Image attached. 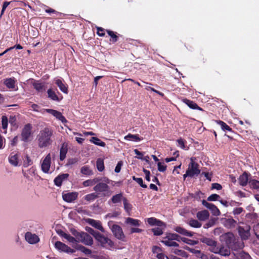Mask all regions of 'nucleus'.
<instances>
[{"label": "nucleus", "mask_w": 259, "mask_h": 259, "mask_svg": "<svg viewBox=\"0 0 259 259\" xmlns=\"http://www.w3.org/2000/svg\"><path fill=\"white\" fill-rule=\"evenodd\" d=\"M125 223L132 226L139 227L140 225V221L139 220L131 218H126Z\"/></svg>", "instance_id": "2f4dec72"}, {"label": "nucleus", "mask_w": 259, "mask_h": 259, "mask_svg": "<svg viewBox=\"0 0 259 259\" xmlns=\"http://www.w3.org/2000/svg\"><path fill=\"white\" fill-rule=\"evenodd\" d=\"M47 93L48 95V97L50 98L51 100L56 101H60L59 97L57 96L55 92L52 89H49L48 90Z\"/></svg>", "instance_id": "e433bc0d"}, {"label": "nucleus", "mask_w": 259, "mask_h": 259, "mask_svg": "<svg viewBox=\"0 0 259 259\" xmlns=\"http://www.w3.org/2000/svg\"><path fill=\"white\" fill-rule=\"evenodd\" d=\"M90 141L94 143V144L101 146V147H105L106 144L105 142L102 141L100 139H99L98 138L93 137H92L91 139L90 140Z\"/></svg>", "instance_id": "72a5a7b5"}, {"label": "nucleus", "mask_w": 259, "mask_h": 259, "mask_svg": "<svg viewBox=\"0 0 259 259\" xmlns=\"http://www.w3.org/2000/svg\"><path fill=\"white\" fill-rule=\"evenodd\" d=\"M219 254L222 256H229L230 254V250L227 246H221L220 247Z\"/></svg>", "instance_id": "c9c22d12"}, {"label": "nucleus", "mask_w": 259, "mask_h": 259, "mask_svg": "<svg viewBox=\"0 0 259 259\" xmlns=\"http://www.w3.org/2000/svg\"><path fill=\"white\" fill-rule=\"evenodd\" d=\"M55 83L58 85L61 92L65 94H68V87L63 80L56 78L54 79Z\"/></svg>", "instance_id": "dca6fc26"}, {"label": "nucleus", "mask_w": 259, "mask_h": 259, "mask_svg": "<svg viewBox=\"0 0 259 259\" xmlns=\"http://www.w3.org/2000/svg\"><path fill=\"white\" fill-rule=\"evenodd\" d=\"M52 135L53 131L49 127H45L41 130L37 136L38 147L42 148L51 145Z\"/></svg>", "instance_id": "f257e3e1"}, {"label": "nucleus", "mask_w": 259, "mask_h": 259, "mask_svg": "<svg viewBox=\"0 0 259 259\" xmlns=\"http://www.w3.org/2000/svg\"><path fill=\"white\" fill-rule=\"evenodd\" d=\"M69 177L68 174H63L58 176L54 180V183L57 186H60L62 182L66 180Z\"/></svg>", "instance_id": "aec40b11"}, {"label": "nucleus", "mask_w": 259, "mask_h": 259, "mask_svg": "<svg viewBox=\"0 0 259 259\" xmlns=\"http://www.w3.org/2000/svg\"><path fill=\"white\" fill-rule=\"evenodd\" d=\"M184 248L190 252L195 254L197 257H199V255L201 254V251L196 248H191L189 246H186Z\"/></svg>", "instance_id": "a19ab883"}, {"label": "nucleus", "mask_w": 259, "mask_h": 259, "mask_svg": "<svg viewBox=\"0 0 259 259\" xmlns=\"http://www.w3.org/2000/svg\"><path fill=\"white\" fill-rule=\"evenodd\" d=\"M143 171L145 175V179L146 180L149 182L150 181V172L149 170H146L145 169H143Z\"/></svg>", "instance_id": "774afa93"}, {"label": "nucleus", "mask_w": 259, "mask_h": 259, "mask_svg": "<svg viewBox=\"0 0 259 259\" xmlns=\"http://www.w3.org/2000/svg\"><path fill=\"white\" fill-rule=\"evenodd\" d=\"M125 198H126L123 196L122 193H120L113 195L111 199V201L113 203L115 204L120 202L121 201H123V199Z\"/></svg>", "instance_id": "bb28decb"}, {"label": "nucleus", "mask_w": 259, "mask_h": 259, "mask_svg": "<svg viewBox=\"0 0 259 259\" xmlns=\"http://www.w3.org/2000/svg\"><path fill=\"white\" fill-rule=\"evenodd\" d=\"M25 238L27 242L31 244H35L39 241V237L36 234L30 232H27L25 234Z\"/></svg>", "instance_id": "ddd939ff"}, {"label": "nucleus", "mask_w": 259, "mask_h": 259, "mask_svg": "<svg viewBox=\"0 0 259 259\" xmlns=\"http://www.w3.org/2000/svg\"><path fill=\"white\" fill-rule=\"evenodd\" d=\"M210 250L214 253H219L220 247L217 246V244L214 246H211Z\"/></svg>", "instance_id": "0e129e2a"}, {"label": "nucleus", "mask_w": 259, "mask_h": 259, "mask_svg": "<svg viewBox=\"0 0 259 259\" xmlns=\"http://www.w3.org/2000/svg\"><path fill=\"white\" fill-rule=\"evenodd\" d=\"M80 172L86 176H91L93 175V171L90 166L88 165H84L81 167Z\"/></svg>", "instance_id": "7c9ffc66"}, {"label": "nucleus", "mask_w": 259, "mask_h": 259, "mask_svg": "<svg viewBox=\"0 0 259 259\" xmlns=\"http://www.w3.org/2000/svg\"><path fill=\"white\" fill-rule=\"evenodd\" d=\"M200 240L202 243H205L210 246H214L215 245L217 244V242H215L212 239L209 238L202 237L200 239Z\"/></svg>", "instance_id": "473e14b6"}, {"label": "nucleus", "mask_w": 259, "mask_h": 259, "mask_svg": "<svg viewBox=\"0 0 259 259\" xmlns=\"http://www.w3.org/2000/svg\"><path fill=\"white\" fill-rule=\"evenodd\" d=\"M202 204L209 209L213 215L219 216L221 214V212L218 208L212 203L207 202L206 200H203L202 201Z\"/></svg>", "instance_id": "9d476101"}, {"label": "nucleus", "mask_w": 259, "mask_h": 259, "mask_svg": "<svg viewBox=\"0 0 259 259\" xmlns=\"http://www.w3.org/2000/svg\"><path fill=\"white\" fill-rule=\"evenodd\" d=\"M119 215V213L117 212H113L112 213H109L107 214L105 216V218H115L117 217Z\"/></svg>", "instance_id": "e2e57ef3"}, {"label": "nucleus", "mask_w": 259, "mask_h": 259, "mask_svg": "<svg viewBox=\"0 0 259 259\" xmlns=\"http://www.w3.org/2000/svg\"><path fill=\"white\" fill-rule=\"evenodd\" d=\"M32 85L33 88L38 92L42 93L45 91V86L44 83H41L38 81H34Z\"/></svg>", "instance_id": "393cba45"}, {"label": "nucleus", "mask_w": 259, "mask_h": 259, "mask_svg": "<svg viewBox=\"0 0 259 259\" xmlns=\"http://www.w3.org/2000/svg\"><path fill=\"white\" fill-rule=\"evenodd\" d=\"M123 206L125 210L127 212H130L131 210H132V205L128 202L126 198L123 199Z\"/></svg>", "instance_id": "c03bdc74"}, {"label": "nucleus", "mask_w": 259, "mask_h": 259, "mask_svg": "<svg viewBox=\"0 0 259 259\" xmlns=\"http://www.w3.org/2000/svg\"><path fill=\"white\" fill-rule=\"evenodd\" d=\"M174 230L178 232V233L182 234L183 235L192 237L193 235V233L191 232H189L186 230L185 229L181 227H176Z\"/></svg>", "instance_id": "b1692460"}, {"label": "nucleus", "mask_w": 259, "mask_h": 259, "mask_svg": "<svg viewBox=\"0 0 259 259\" xmlns=\"http://www.w3.org/2000/svg\"><path fill=\"white\" fill-rule=\"evenodd\" d=\"M249 181L248 175L246 172H244L239 178V184L242 186H246L248 183H249Z\"/></svg>", "instance_id": "a878e982"}, {"label": "nucleus", "mask_w": 259, "mask_h": 259, "mask_svg": "<svg viewBox=\"0 0 259 259\" xmlns=\"http://www.w3.org/2000/svg\"><path fill=\"white\" fill-rule=\"evenodd\" d=\"M97 34L100 36H104L105 35L104 29L102 27H97Z\"/></svg>", "instance_id": "bf43d9fd"}, {"label": "nucleus", "mask_w": 259, "mask_h": 259, "mask_svg": "<svg viewBox=\"0 0 259 259\" xmlns=\"http://www.w3.org/2000/svg\"><path fill=\"white\" fill-rule=\"evenodd\" d=\"M200 172L198 164L194 162L193 158H191V162L189 163L186 174L184 175L183 177L184 179L187 177H193L195 176H198Z\"/></svg>", "instance_id": "39448f33"}, {"label": "nucleus", "mask_w": 259, "mask_h": 259, "mask_svg": "<svg viewBox=\"0 0 259 259\" xmlns=\"http://www.w3.org/2000/svg\"><path fill=\"white\" fill-rule=\"evenodd\" d=\"M157 166L158 170L160 172H164L166 169V165L163 162H158Z\"/></svg>", "instance_id": "603ef678"}, {"label": "nucleus", "mask_w": 259, "mask_h": 259, "mask_svg": "<svg viewBox=\"0 0 259 259\" xmlns=\"http://www.w3.org/2000/svg\"><path fill=\"white\" fill-rule=\"evenodd\" d=\"M221 240L227 244H230L234 240V235L232 233H227L221 236Z\"/></svg>", "instance_id": "6ab92c4d"}, {"label": "nucleus", "mask_w": 259, "mask_h": 259, "mask_svg": "<svg viewBox=\"0 0 259 259\" xmlns=\"http://www.w3.org/2000/svg\"><path fill=\"white\" fill-rule=\"evenodd\" d=\"M31 125L27 124L22 130L21 133L22 140L24 142H28L31 136Z\"/></svg>", "instance_id": "1a4fd4ad"}, {"label": "nucleus", "mask_w": 259, "mask_h": 259, "mask_svg": "<svg viewBox=\"0 0 259 259\" xmlns=\"http://www.w3.org/2000/svg\"><path fill=\"white\" fill-rule=\"evenodd\" d=\"M214 223H215L214 220L213 219H211V220H209L208 223H207L206 224H205L204 225V228L205 229H207L209 227H211L214 225Z\"/></svg>", "instance_id": "052dcab7"}, {"label": "nucleus", "mask_w": 259, "mask_h": 259, "mask_svg": "<svg viewBox=\"0 0 259 259\" xmlns=\"http://www.w3.org/2000/svg\"><path fill=\"white\" fill-rule=\"evenodd\" d=\"M44 112H46L48 113L52 114L53 116L55 117L57 119L60 120L63 123L67 122L66 119L64 116L62 115V113L57 110L52 109H44Z\"/></svg>", "instance_id": "f8f14e48"}, {"label": "nucleus", "mask_w": 259, "mask_h": 259, "mask_svg": "<svg viewBox=\"0 0 259 259\" xmlns=\"http://www.w3.org/2000/svg\"><path fill=\"white\" fill-rule=\"evenodd\" d=\"M92 234L102 247L107 248H111L114 247L113 242L108 237L94 231H93Z\"/></svg>", "instance_id": "20e7f679"}, {"label": "nucleus", "mask_w": 259, "mask_h": 259, "mask_svg": "<svg viewBox=\"0 0 259 259\" xmlns=\"http://www.w3.org/2000/svg\"><path fill=\"white\" fill-rule=\"evenodd\" d=\"M51 163V155L48 153L47 156L40 161L41 169L45 174L50 173Z\"/></svg>", "instance_id": "423d86ee"}, {"label": "nucleus", "mask_w": 259, "mask_h": 259, "mask_svg": "<svg viewBox=\"0 0 259 259\" xmlns=\"http://www.w3.org/2000/svg\"><path fill=\"white\" fill-rule=\"evenodd\" d=\"M124 139L128 141L140 142L143 140V138L140 137L138 134L133 135L132 134H128L124 137Z\"/></svg>", "instance_id": "a211bd4d"}, {"label": "nucleus", "mask_w": 259, "mask_h": 259, "mask_svg": "<svg viewBox=\"0 0 259 259\" xmlns=\"http://www.w3.org/2000/svg\"><path fill=\"white\" fill-rule=\"evenodd\" d=\"M157 222V219L154 218H150L147 219L148 223L151 226L155 225V222Z\"/></svg>", "instance_id": "69168bd1"}, {"label": "nucleus", "mask_w": 259, "mask_h": 259, "mask_svg": "<svg viewBox=\"0 0 259 259\" xmlns=\"http://www.w3.org/2000/svg\"><path fill=\"white\" fill-rule=\"evenodd\" d=\"M123 164V162L121 161H120L118 162L115 168V172L116 173H118L120 171L121 166Z\"/></svg>", "instance_id": "680f3d73"}, {"label": "nucleus", "mask_w": 259, "mask_h": 259, "mask_svg": "<svg viewBox=\"0 0 259 259\" xmlns=\"http://www.w3.org/2000/svg\"><path fill=\"white\" fill-rule=\"evenodd\" d=\"M220 198V196L219 195L216 194H211V195H210L207 198V200L209 201H215V200H219V199Z\"/></svg>", "instance_id": "13d9d810"}, {"label": "nucleus", "mask_w": 259, "mask_h": 259, "mask_svg": "<svg viewBox=\"0 0 259 259\" xmlns=\"http://www.w3.org/2000/svg\"><path fill=\"white\" fill-rule=\"evenodd\" d=\"M182 241L183 242L186 243L190 245H195L198 243V242L197 241L191 240L186 238L184 237H180V241Z\"/></svg>", "instance_id": "de8ad7c7"}, {"label": "nucleus", "mask_w": 259, "mask_h": 259, "mask_svg": "<svg viewBox=\"0 0 259 259\" xmlns=\"http://www.w3.org/2000/svg\"><path fill=\"white\" fill-rule=\"evenodd\" d=\"M63 237L67 240L69 242L74 243H76V240L73 237L71 236L70 234H63Z\"/></svg>", "instance_id": "3c124183"}, {"label": "nucleus", "mask_w": 259, "mask_h": 259, "mask_svg": "<svg viewBox=\"0 0 259 259\" xmlns=\"http://www.w3.org/2000/svg\"><path fill=\"white\" fill-rule=\"evenodd\" d=\"M134 180H135L137 183H138L142 187L146 188L147 185L144 184L143 183V180L141 178H136L135 176L133 177Z\"/></svg>", "instance_id": "5fc2aeb1"}, {"label": "nucleus", "mask_w": 259, "mask_h": 259, "mask_svg": "<svg viewBox=\"0 0 259 259\" xmlns=\"http://www.w3.org/2000/svg\"><path fill=\"white\" fill-rule=\"evenodd\" d=\"M221 221L224 226L228 228L234 227L236 224V221L232 218H222Z\"/></svg>", "instance_id": "f3484780"}, {"label": "nucleus", "mask_w": 259, "mask_h": 259, "mask_svg": "<svg viewBox=\"0 0 259 259\" xmlns=\"http://www.w3.org/2000/svg\"><path fill=\"white\" fill-rule=\"evenodd\" d=\"M216 122H217L218 124H219L221 126L222 129L223 131H231V128L230 127V126H228L224 122L221 121V120H217Z\"/></svg>", "instance_id": "79ce46f5"}, {"label": "nucleus", "mask_w": 259, "mask_h": 259, "mask_svg": "<svg viewBox=\"0 0 259 259\" xmlns=\"http://www.w3.org/2000/svg\"><path fill=\"white\" fill-rule=\"evenodd\" d=\"M173 252L175 253L176 254L181 255L184 257H187V253L182 250L175 249L173 251Z\"/></svg>", "instance_id": "8fccbe9b"}, {"label": "nucleus", "mask_w": 259, "mask_h": 259, "mask_svg": "<svg viewBox=\"0 0 259 259\" xmlns=\"http://www.w3.org/2000/svg\"><path fill=\"white\" fill-rule=\"evenodd\" d=\"M100 179L96 178L93 179L87 180L82 183V185L84 187H89L94 185L100 181Z\"/></svg>", "instance_id": "c85d7f7f"}, {"label": "nucleus", "mask_w": 259, "mask_h": 259, "mask_svg": "<svg viewBox=\"0 0 259 259\" xmlns=\"http://www.w3.org/2000/svg\"><path fill=\"white\" fill-rule=\"evenodd\" d=\"M198 219L201 221H205L209 217V213L207 210L198 211L196 214Z\"/></svg>", "instance_id": "412c9836"}, {"label": "nucleus", "mask_w": 259, "mask_h": 259, "mask_svg": "<svg viewBox=\"0 0 259 259\" xmlns=\"http://www.w3.org/2000/svg\"><path fill=\"white\" fill-rule=\"evenodd\" d=\"M98 197V194L95 193H92L86 195L84 197V200H87V201H93L95 200L96 198Z\"/></svg>", "instance_id": "4c0bfd02"}, {"label": "nucleus", "mask_w": 259, "mask_h": 259, "mask_svg": "<svg viewBox=\"0 0 259 259\" xmlns=\"http://www.w3.org/2000/svg\"><path fill=\"white\" fill-rule=\"evenodd\" d=\"M238 257L240 259H251L249 254L243 251H241L239 253Z\"/></svg>", "instance_id": "6e6d98bb"}, {"label": "nucleus", "mask_w": 259, "mask_h": 259, "mask_svg": "<svg viewBox=\"0 0 259 259\" xmlns=\"http://www.w3.org/2000/svg\"><path fill=\"white\" fill-rule=\"evenodd\" d=\"M249 185L251 188L257 190L259 189V181L252 179L249 181Z\"/></svg>", "instance_id": "58836bf2"}, {"label": "nucleus", "mask_w": 259, "mask_h": 259, "mask_svg": "<svg viewBox=\"0 0 259 259\" xmlns=\"http://www.w3.org/2000/svg\"><path fill=\"white\" fill-rule=\"evenodd\" d=\"M67 151V145L63 144L60 150V159L61 161H63L65 158Z\"/></svg>", "instance_id": "c756f323"}, {"label": "nucleus", "mask_w": 259, "mask_h": 259, "mask_svg": "<svg viewBox=\"0 0 259 259\" xmlns=\"http://www.w3.org/2000/svg\"><path fill=\"white\" fill-rule=\"evenodd\" d=\"M2 127L4 130H7L8 127V118L6 116H3L2 117Z\"/></svg>", "instance_id": "864d4df0"}, {"label": "nucleus", "mask_w": 259, "mask_h": 259, "mask_svg": "<svg viewBox=\"0 0 259 259\" xmlns=\"http://www.w3.org/2000/svg\"><path fill=\"white\" fill-rule=\"evenodd\" d=\"M97 168L99 171H102L104 169V164L103 159L99 158L97 159Z\"/></svg>", "instance_id": "ea45409f"}, {"label": "nucleus", "mask_w": 259, "mask_h": 259, "mask_svg": "<svg viewBox=\"0 0 259 259\" xmlns=\"http://www.w3.org/2000/svg\"><path fill=\"white\" fill-rule=\"evenodd\" d=\"M184 103H185L186 105H187L190 108L193 109H198L199 110H202V109L199 107L197 104L194 102L192 101L188 100L187 99H184L183 100Z\"/></svg>", "instance_id": "cd10ccee"}, {"label": "nucleus", "mask_w": 259, "mask_h": 259, "mask_svg": "<svg viewBox=\"0 0 259 259\" xmlns=\"http://www.w3.org/2000/svg\"><path fill=\"white\" fill-rule=\"evenodd\" d=\"M164 230V228L156 227L152 229V231L154 235L159 236L162 234Z\"/></svg>", "instance_id": "a18cd8bd"}, {"label": "nucleus", "mask_w": 259, "mask_h": 259, "mask_svg": "<svg viewBox=\"0 0 259 259\" xmlns=\"http://www.w3.org/2000/svg\"><path fill=\"white\" fill-rule=\"evenodd\" d=\"M81 242L87 245H91L93 243V240L92 237L87 233H81L80 234Z\"/></svg>", "instance_id": "2eb2a0df"}, {"label": "nucleus", "mask_w": 259, "mask_h": 259, "mask_svg": "<svg viewBox=\"0 0 259 259\" xmlns=\"http://www.w3.org/2000/svg\"><path fill=\"white\" fill-rule=\"evenodd\" d=\"M250 228L248 225L244 227L239 226L238 227V232L241 238L243 240H246L250 236Z\"/></svg>", "instance_id": "9b49d317"}, {"label": "nucleus", "mask_w": 259, "mask_h": 259, "mask_svg": "<svg viewBox=\"0 0 259 259\" xmlns=\"http://www.w3.org/2000/svg\"><path fill=\"white\" fill-rule=\"evenodd\" d=\"M107 32L109 35L112 38V41L113 42H115L117 41L118 37L112 31L107 30Z\"/></svg>", "instance_id": "09e8293b"}, {"label": "nucleus", "mask_w": 259, "mask_h": 259, "mask_svg": "<svg viewBox=\"0 0 259 259\" xmlns=\"http://www.w3.org/2000/svg\"><path fill=\"white\" fill-rule=\"evenodd\" d=\"M98 182L97 185L95 186L93 190L96 192L104 193L106 195L109 192V187L108 185L110 183L111 181L107 178H104Z\"/></svg>", "instance_id": "7ed1b4c3"}, {"label": "nucleus", "mask_w": 259, "mask_h": 259, "mask_svg": "<svg viewBox=\"0 0 259 259\" xmlns=\"http://www.w3.org/2000/svg\"><path fill=\"white\" fill-rule=\"evenodd\" d=\"M9 161L12 165L15 166H18L19 163L18 153H12L9 156Z\"/></svg>", "instance_id": "4be33fe9"}, {"label": "nucleus", "mask_w": 259, "mask_h": 259, "mask_svg": "<svg viewBox=\"0 0 259 259\" xmlns=\"http://www.w3.org/2000/svg\"><path fill=\"white\" fill-rule=\"evenodd\" d=\"M90 223L92 226L100 230L101 232H105V230L102 226L101 223L100 221L91 220Z\"/></svg>", "instance_id": "f704fd0d"}, {"label": "nucleus", "mask_w": 259, "mask_h": 259, "mask_svg": "<svg viewBox=\"0 0 259 259\" xmlns=\"http://www.w3.org/2000/svg\"><path fill=\"white\" fill-rule=\"evenodd\" d=\"M254 231L256 238L259 240V223L254 226Z\"/></svg>", "instance_id": "338daca9"}, {"label": "nucleus", "mask_w": 259, "mask_h": 259, "mask_svg": "<svg viewBox=\"0 0 259 259\" xmlns=\"http://www.w3.org/2000/svg\"><path fill=\"white\" fill-rule=\"evenodd\" d=\"M78 193L76 192H69L63 194L62 197L63 200L67 202H72L78 197Z\"/></svg>", "instance_id": "4468645a"}, {"label": "nucleus", "mask_w": 259, "mask_h": 259, "mask_svg": "<svg viewBox=\"0 0 259 259\" xmlns=\"http://www.w3.org/2000/svg\"><path fill=\"white\" fill-rule=\"evenodd\" d=\"M111 229L115 237L119 240H124L125 236L122 228L117 225H113Z\"/></svg>", "instance_id": "6e6552de"}, {"label": "nucleus", "mask_w": 259, "mask_h": 259, "mask_svg": "<svg viewBox=\"0 0 259 259\" xmlns=\"http://www.w3.org/2000/svg\"><path fill=\"white\" fill-rule=\"evenodd\" d=\"M189 224L192 227L194 228H200L201 226V224L199 223L197 220H191L189 221Z\"/></svg>", "instance_id": "49530a36"}, {"label": "nucleus", "mask_w": 259, "mask_h": 259, "mask_svg": "<svg viewBox=\"0 0 259 259\" xmlns=\"http://www.w3.org/2000/svg\"><path fill=\"white\" fill-rule=\"evenodd\" d=\"M177 146L181 148V149L188 150V148H186L185 144L186 141L184 139L180 138L177 140Z\"/></svg>", "instance_id": "37998d69"}, {"label": "nucleus", "mask_w": 259, "mask_h": 259, "mask_svg": "<svg viewBox=\"0 0 259 259\" xmlns=\"http://www.w3.org/2000/svg\"><path fill=\"white\" fill-rule=\"evenodd\" d=\"M175 241H180V236L175 233H166V236L163 238L161 242L164 245L170 247H178L179 244Z\"/></svg>", "instance_id": "f03ea898"}, {"label": "nucleus", "mask_w": 259, "mask_h": 259, "mask_svg": "<svg viewBox=\"0 0 259 259\" xmlns=\"http://www.w3.org/2000/svg\"><path fill=\"white\" fill-rule=\"evenodd\" d=\"M79 249L82 252H83L84 254H87V255H89V254H91L92 253V251L83 246H80L79 247Z\"/></svg>", "instance_id": "4d7b16f0"}, {"label": "nucleus", "mask_w": 259, "mask_h": 259, "mask_svg": "<svg viewBox=\"0 0 259 259\" xmlns=\"http://www.w3.org/2000/svg\"><path fill=\"white\" fill-rule=\"evenodd\" d=\"M16 80L14 78H6L4 81L5 85L10 89H14L15 88Z\"/></svg>", "instance_id": "5701e85b"}, {"label": "nucleus", "mask_w": 259, "mask_h": 259, "mask_svg": "<svg viewBox=\"0 0 259 259\" xmlns=\"http://www.w3.org/2000/svg\"><path fill=\"white\" fill-rule=\"evenodd\" d=\"M55 247L59 251L64 252L67 253H73L75 250L71 248L65 244L60 242L56 241L54 244Z\"/></svg>", "instance_id": "0eeeda50"}]
</instances>
